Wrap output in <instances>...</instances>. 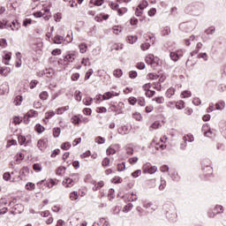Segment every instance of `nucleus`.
I'll return each mask as SVG.
<instances>
[{"label": "nucleus", "instance_id": "obj_56", "mask_svg": "<svg viewBox=\"0 0 226 226\" xmlns=\"http://www.w3.org/2000/svg\"><path fill=\"white\" fill-rule=\"evenodd\" d=\"M41 100H47L49 98V93L47 91L41 92L40 94Z\"/></svg>", "mask_w": 226, "mask_h": 226}, {"label": "nucleus", "instance_id": "obj_32", "mask_svg": "<svg viewBox=\"0 0 226 226\" xmlns=\"http://www.w3.org/2000/svg\"><path fill=\"white\" fill-rule=\"evenodd\" d=\"M79 199V192L77 191L72 192L70 193V200H77Z\"/></svg>", "mask_w": 226, "mask_h": 226}, {"label": "nucleus", "instance_id": "obj_50", "mask_svg": "<svg viewBox=\"0 0 226 226\" xmlns=\"http://www.w3.org/2000/svg\"><path fill=\"white\" fill-rule=\"evenodd\" d=\"M149 47H151V44L149 42H145L140 45L141 50H148Z\"/></svg>", "mask_w": 226, "mask_h": 226}, {"label": "nucleus", "instance_id": "obj_30", "mask_svg": "<svg viewBox=\"0 0 226 226\" xmlns=\"http://www.w3.org/2000/svg\"><path fill=\"white\" fill-rule=\"evenodd\" d=\"M79 52L80 54H86L87 52V45L86 43H81L79 45Z\"/></svg>", "mask_w": 226, "mask_h": 226}, {"label": "nucleus", "instance_id": "obj_27", "mask_svg": "<svg viewBox=\"0 0 226 226\" xmlns=\"http://www.w3.org/2000/svg\"><path fill=\"white\" fill-rule=\"evenodd\" d=\"M216 110H223L225 109V102L221 101L215 104Z\"/></svg>", "mask_w": 226, "mask_h": 226}, {"label": "nucleus", "instance_id": "obj_63", "mask_svg": "<svg viewBox=\"0 0 226 226\" xmlns=\"http://www.w3.org/2000/svg\"><path fill=\"white\" fill-rule=\"evenodd\" d=\"M26 190H29L31 192V191L34 190L35 185L33 183H27L26 185Z\"/></svg>", "mask_w": 226, "mask_h": 226}, {"label": "nucleus", "instance_id": "obj_58", "mask_svg": "<svg viewBox=\"0 0 226 226\" xmlns=\"http://www.w3.org/2000/svg\"><path fill=\"white\" fill-rule=\"evenodd\" d=\"M106 154H108V156H110V154H116V149L112 148V147H109L106 150Z\"/></svg>", "mask_w": 226, "mask_h": 226}, {"label": "nucleus", "instance_id": "obj_49", "mask_svg": "<svg viewBox=\"0 0 226 226\" xmlns=\"http://www.w3.org/2000/svg\"><path fill=\"white\" fill-rule=\"evenodd\" d=\"M132 117L136 121H142V115L140 113H139V112H136L134 114H132Z\"/></svg>", "mask_w": 226, "mask_h": 226}, {"label": "nucleus", "instance_id": "obj_13", "mask_svg": "<svg viewBox=\"0 0 226 226\" xmlns=\"http://www.w3.org/2000/svg\"><path fill=\"white\" fill-rule=\"evenodd\" d=\"M202 132H203L205 137H210L209 133H211V127H209L208 124H205L202 126Z\"/></svg>", "mask_w": 226, "mask_h": 226}, {"label": "nucleus", "instance_id": "obj_31", "mask_svg": "<svg viewBox=\"0 0 226 226\" xmlns=\"http://www.w3.org/2000/svg\"><path fill=\"white\" fill-rule=\"evenodd\" d=\"M132 209H133V204L132 203H128L127 205H125L123 208V212L124 213H128L129 211H132Z\"/></svg>", "mask_w": 226, "mask_h": 226}, {"label": "nucleus", "instance_id": "obj_15", "mask_svg": "<svg viewBox=\"0 0 226 226\" xmlns=\"http://www.w3.org/2000/svg\"><path fill=\"white\" fill-rule=\"evenodd\" d=\"M64 38L61 35H56L53 38V43H56V45H61L63 43Z\"/></svg>", "mask_w": 226, "mask_h": 226}, {"label": "nucleus", "instance_id": "obj_51", "mask_svg": "<svg viewBox=\"0 0 226 226\" xmlns=\"http://www.w3.org/2000/svg\"><path fill=\"white\" fill-rule=\"evenodd\" d=\"M112 98V94L110 92H106L104 94H102V99L103 101L105 100H110Z\"/></svg>", "mask_w": 226, "mask_h": 226}, {"label": "nucleus", "instance_id": "obj_52", "mask_svg": "<svg viewBox=\"0 0 226 226\" xmlns=\"http://www.w3.org/2000/svg\"><path fill=\"white\" fill-rule=\"evenodd\" d=\"M185 107V102L183 101H178L176 103V108L178 109V110H182V109Z\"/></svg>", "mask_w": 226, "mask_h": 226}, {"label": "nucleus", "instance_id": "obj_17", "mask_svg": "<svg viewBox=\"0 0 226 226\" xmlns=\"http://www.w3.org/2000/svg\"><path fill=\"white\" fill-rule=\"evenodd\" d=\"M162 127V124H160V122L158 121H155L154 122L150 127H149V131L150 132H153V130H158V128H161Z\"/></svg>", "mask_w": 226, "mask_h": 226}, {"label": "nucleus", "instance_id": "obj_12", "mask_svg": "<svg viewBox=\"0 0 226 226\" xmlns=\"http://www.w3.org/2000/svg\"><path fill=\"white\" fill-rule=\"evenodd\" d=\"M43 75H45V77H47L48 79H50V77H52V75H54V70L46 69L45 71H43V72H41L39 75V77H43Z\"/></svg>", "mask_w": 226, "mask_h": 226}, {"label": "nucleus", "instance_id": "obj_23", "mask_svg": "<svg viewBox=\"0 0 226 226\" xmlns=\"http://www.w3.org/2000/svg\"><path fill=\"white\" fill-rule=\"evenodd\" d=\"M104 185L105 184L103 183V181H100V182L96 183L93 187V191L98 192V190H100V188H103Z\"/></svg>", "mask_w": 226, "mask_h": 226}, {"label": "nucleus", "instance_id": "obj_25", "mask_svg": "<svg viewBox=\"0 0 226 226\" xmlns=\"http://www.w3.org/2000/svg\"><path fill=\"white\" fill-rule=\"evenodd\" d=\"M154 60V55H153V54L147 55L146 59H145L147 64H152Z\"/></svg>", "mask_w": 226, "mask_h": 226}, {"label": "nucleus", "instance_id": "obj_6", "mask_svg": "<svg viewBox=\"0 0 226 226\" xmlns=\"http://www.w3.org/2000/svg\"><path fill=\"white\" fill-rule=\"evenodd\" d=\"M124 200L125 202H136V200H139V196L137 192H128L124 195Z\"/></svg>", "mask_w": 226, "mask_h": 226}, {"label": "nucleus", "instance_id": "obj_5", "mask_svg": "<svg viewBox=\"0 0 226 226\" xmlns=\"http://www.w3.org/2000/svg\"><path fill=\"white\" fill-rule=\"evenodd\" d=\"M34 15L37 19L40 17H44V20H49L50 17H52L49 9H42L41 11H37Z\"/></svg>", "mask_w": 226, "mask_h": 226}, {"label": "nucleus", "instance_id": "obj_28", "mask_svg": "<svg viewBox=\"0 0 226 226\" xmlns=\"http://www.w3.org/2000/svg\"><path fill=\"white\" fill-rule=\"evenodd\" d=\"M26 117H38V111L34 110V109H30L26 113Z\"/></svg>", "mask_w": 226, "mask_h": 226}, {"label": "nucleus", "instance_id": "obj_55", "mask_svg": "<svg viewBox=\"0 0 226 226\" xmlns=\"http://www.w3.org/2000/svg\"><path fill=\"white\" fill-rule=\"evenodd\" d=\"M95 142L97 144H105V138L98 136L97 138H95Z\"/></svg>", "mask_w": 226, "mask_h": 226}, {"label": "nucleus", "instance_id": "obj_8", "mask_svg": "<svg viewBox=\"0 0 226 226\" xmlns=\"http://www.w3.org/2000/svg\"><path fill=\"white\" fill-rule=\"evenodd\" d=\"M9 93H10V85L8 84V82L5 81L0 86V94L4 95V94H8Z\"/></svg>", "mask_w": 226, "mask_h": 226}, {"label": "nucleus", "instance_id": "obj_36", "mask_svg": "<svg viewBox=\"0 0 226 226\" xmlns=\"http://www.w3.org/2000/svg\"><path fill=\"white\" fill-rule=\"evenodd\" d=\"M71 147L72 144L70 142H64L61 146V149H63L64 151H68V149H70Z\"/></svg>", "mask_w": 226, "mask_h": 226}, {"label": "nucleus", "instance_id": "obj_42", "mask_svg": "<svg viewBox=\"0 0 226 226\" xmlns=\"http://www.w3.org/2000/svg\"><path fill=\"white\" fill-rule=\"evenodd\" d=\"M53 135L56 139H57V137H59V135H61V128H59V127L54 128Z\"/></svg>", "mask_w": 226, "mask_h": 226}, {"label": "nucleus", "instance_id": "obj_53", "mask_svg": "<svg viewBox=\"0 0 226 226\" xmlns=\"http://www.w3.org/2000/svg\"><path fill=\"white\" fill-rule=\"evenodd\" d=\"M22 160H24V154H18L15 156V161L17 162V163H20V162H22Z\"/></svg>", "mask_w": 226, "mask_h": 226}, {"label": "nucleus", "instance_id": "obj_26", "mask_svg": "<svg viewBox=\"0 0 226 226\" xmlns=\"http://www.w3.org/2000/svg\"><path fill=\"white\" fill-rule=\"evenodd\" d=\"M14 211L18 214L22 213V211H24V206H22V204L14 205Z\"/></svg>", "mask_w": 226, "mask_h": 226}, {"label": "nucleus", "instance_id": "obj_20", "mask_svg": "<svg viewBox=\"0 0 226 226\" xmlns=\"http://www.w3.org/2000/svg\"><path fill=\"white\" fill-rule=\"evenodd\" d=\"M24 100V98L22 97V95H17L14 99V105H16V107H19V105H22V101Z\"/></svg>", "mask_w": 226, "mask_h": 226}, {"label": "nucleus", "instance_id": "obj_47", "mask_svg": "<svg viewBox=\"0 0 226 226\" xmlns=\"http://www.w3.org/2000/svg\"><path fill=\"white\" fill-rule=\"evenodd\" d=\"M138 38L137 36L130 35L128 36V43H131V45H133L137 41Z\"/></svg>", "mask_w": 226, "mask_h": 226}, {"label": "nucleus", "instance_id": "obj_46", "mask_svg": "<svg viewBox=\"0 0 226 226\" xmlns=\"http://www.w3.org/2000/svg\"><path fill=\"white\" fill-rule=\"evenodd\" d=\"M192 96V92L185 90L181 93V97L182 98H190Z\"/></svg>", "mask_w": 226, "mask_h": 226}, {"label": "nucleus", "instance_id": "obj_61", "mask_svg": "<svg viewBox=\"0 0 226 226\" xmlns=\"http://www.w3.org/2000/svg\"><path fill=\"white\" fill-rule=\"evenodd\" d=\"M153 101L156 102V103H163L165 102V99L162 96H160L154 98Z\"/></svg>", "mask_w": 226, "mask_h": 226}, {"label": "nucleus", "instance_id": "obj_29", "mask_svg": "<svg viewBox=\"0 0 226 226\" xmlns=\"http://www.w3.org/2000/svg\"><path fill=\"white\" fill-rule=\"evenodd\" d=\"M194 138L193 135L192 134H187L186 136L183 137V141L184 142H193Z\"/></svg>", "mask_w": 226, "mask_h": 226}, {"label": "nucleus", "instance_id": "obj_60", "mask_svg": "<svg viewBox=\"0 0 226 226\" xmlns=\"http://www.w3.org/2000/svg\"><path fill=\"white\" fill-rule=\"evenodd\" d=\"M91 75H93V69H89L86 75H85V80H89L91 79Z\"/></svg>", "mask_w": 226, "mask_h": 226}, {"label": "nucleus", "instance_id": "obj_1", "mask_svg": "<svg viewBox=\"0 0 226 226\" xmlns=\"http://www.w3.org/2000/svg\"><path fill=\"white\" fill-rule=\"evenodd\" d=\"M163 209L166 210V216L171 222H174L176 218H177V214L176 213V206L174 204L170 203L163 206Z\"/></svg>", "mask_w": 226, "mask_h": 226}, {"label": "nucleus", "instance_id": "obj_54", "mask_svg": "<svg viewBox=\"0 0 226 226\" xmlns=\"http://www.w3.org/2000/svg\"><path fill=\"white\" fill-rule=\"evenodd\" d=\"M66 170V168L64 167H59L57 170H56V176H61L62 174H64Z\"/></svg>", "mask_w": 226, "mask_h": 226}, {"label": "nucleus", "instance_id": "obj_43", "mask_svg": "<svg viewBox=\"0 0 226 226\" xmlns=\"http://www.w3.org/2000/svg\"><path fill=\"white\" fill-rule=\"evenodd\" d=\"M83 103H84V105H87V107H89V105H91V103H93V98L87 97V98L83 99Z\"/></svg>", "mask_w": 226, "mask_h": 226}, {"label": "nucleus", "instance_id": "obj_62", "mask_svg": "<svg viewBox=\"0 0 226 226\" xmlns=\"http://www.w3.org/2000/svg\"><path fill=\"white\" fill-rule=\"evenodd\" d=\"M18 142L20 146H23V144L26 143V137L24 136H19L18 137Z\"/></svg>", "mask_w": 226, "mask_h": 226}, {"label": "nucleus", "instance_id": "obj_41", "mask_svg": "<svg viewBox=\"0 0 226 226\" xmlns=\"http://www.w3.org/2000/svg\"><path fill=\"white\" fill-rule=\"evenodd\" d=\"M123 32V27L119 26H113V33L115 34H119L120 33Z\"/></svg>", "mask_w": 226, "mask_h": 226}, {"label": "nucleus", "instance_id": "obj_10", "mask_svg": "<svg viewBox=\"0 0 226 226\" xmlns=\"http://www.w3.org/2000/svg\"><path fill=\"white\" fill-rule=\"evenodd\" d=\"M63 186L65 188H72L75 185L73 178L67 177L62 182Z\"/></svg>", "mask_w": 226, "mask_h": 226}, {"label": "nucleus", "instance_id": "obj_24", "mask_svg": "<svg viewBox=\"0 0 226 226\" xmlns=\"http://www.w3.org/2000/svg\"><path fill=\"white\" fill-rule=\"evenodd\" d=\"M214 212L215 213V215H220V213H223V206L216 205L214 207Z\"/></svg>", "mask_w": 226, "mask_h": 226}, {"label": "nucleus", "instance_id": "obj_37", "mask_svg": "<svg viewBox=\"0 0 226 226\" xmlns=\"http://www.w3.org/2000/svg\"><path fill=\"white\" fill-rule=\"evenodd\" d=\"M35 131L38 132V133H43V132H45V127H43L41 124H37L35 125Z\"/></svg>", "mask_w": 226, "mask_h": 226}, {"label": "nucleus", "instance_id": "obj_44", "mask_svg": "<svg viewBox=\"0 0 226 226\" xmlns=\"http://www.w3.org/2000/svg\"><path fill=\"white\" fill-rule=\"evenodd\" d=\"M102 167H109L110 165V159L109 157H105L102 160Z\"/></svg>", "mask_w": 226, "mask_h": 226}, {"label": "nucleus", "instance_id": "obj_22", "mask_svg": "<svg viewBox=\"0 0 226 226\" xmlns=\"http://www.w3.org/2000/svg\"><path fill=\"white\" fill-rule=\"evenodd\" d=\"M82 119H80V117L75 115L71 118V122L72 124H79L81 123Z\"/></svg>", "mask_w": 226, "mask_h": 226}, {"label": "nucleus", "instance_id": "obj_11", "mask_svg": "<svg viewBox=\"0 0 226 226\" xmlns=\"http://www.w3.org/2000/svg\"><path fill=\"white\" fill-rule=\"evenodd\" d=\"M118 133L120 135H128V133H130V126H128V125H122L118 129Z\"/></svg>", "mask_w": 226, "mask_h": 226}, {"label": "nucleus", "instance_id": "obj_34", "mask_svg": "<svg viewBox=\"0 0 226 226\" xmlns=\"http://www.w3.org/2000/svg\"><path fill=\"white\" fill-rule=\"evenodd\" d=\"M170 60L174 61L175 63H177V61H179V56H177L176 52H170Z\"/></svg>", "mask_w": 226, "mask_h": 226}, {"label": "nucleus", "instance_id": "obj_21", "mask_svg": "<svg viewBox=\"0 0 226 226\" xmlns=\"http://www.w3.org/2000/svg\"><path fill=\"white\" fill-rule=\"evenodd\" d=\"M200 49H202V42H198L196 45V50H193L192 52H191L192 57H193V56H197Z\"/></svg>", "mask_w": 226, "mask_h": 226}, {"label": "nucleus", "instance_id": "obj_33", "mask_svg": "<svg viewBox=\"0 0 226 226\" xmlns=\"http://www.w3.org/2000/svg\"><path fill=\"white\" fill-rule=\"evenodd\" d=\"M113 75L117 79H120V77H123V71L120 70V69H117V70L114 71Z\"/></svg>", "mask_w": 226, "mask_h": 226}, {"label": "nucleus", "instance_id": "obj_38", "mask_svg": "<svg viewBox=\"0 0 226 226\" xmlns=\"http://www.w3.org/2000/svg\"><path fill=\"white\" fill-rule=\"evenodd\" d=\"M216 31V28L215 26H210L207 30H205L206 34H215V32Z\"/></svg>", "mask_w": 226, "mask_h": 226}, {"label": "nucleus", "instance_id": "obj_40", "mask_svg": "<svg viewBox=\"0 0 226 226\" xmlns=\"http://www.w3.org/2000/svg\"><path fill=\"white\" fill-rule=\"evenodd\" d=\"M196 56H198L199 59H203L204 61H207V59H209V56H207V53H200V54H197Z\"/></svg>", "mask_w": 226, "mask_h": 226}, {"label": "nucleus", "instance_id": "obj_18", "mask_svg": "<svg viewBox=\"0 0 226 226\" xmlns=\"http://www.w3.org/2000/svg\"><path fill=\"white\" fill-rule=\"evenodd\" d=\"M66 110H70V106H65V107H61L56 109V114L58 116H61L63 114H64V112H66Z\"/></svg>", "mask_w": 226, "mask_h": 226}, {"label": "nucleus", "instance_id": "obj_16", "mask_svg": "<svg viewBox=\"0 0 226 226\" xmlns=\"http://www.w3.org/2000/svg\"><path fill=\"white\" fill-rule=\"evenodd\" d=\"M167 98H172V96H174V94H176V88L174 87H170L166 93H165Z\"/></svg>", "mask_w": 226, "mask_h": 226}, {"label": "nucleus", "instance_id": "obj_14", "mask_svg": "<svg viewBox=\"0 0 226 226\" xmlns=\"http://www.w3.org/2000/svg\"><path fill=\"white\" fill-rule=\"evenodd\" d=\"M11 72V69L10 67H2L0 69V75H4V77H8Z\"/></svg>", "mask_w": 226, "mask_h": 226}, {"label": "nucleus", "instance_id": "obj_9", "mask_svg": "<svg viewBox=\"0 0 226 226\" xmlns=\"http://www.w3.org/2000/svg\"><path fill=\"white\" fill-rule=\"evenodd\" d=\"M8 27H11V31H19L20 29V23L17 19H14L11 23H6Z\"/></svg>", "mask_w": 226, "mask_h": 226}, {"label": "nucleus", "instance_id": "obj_57", "mask_svg": "<svg viewBox=\"0 0 226 226\" xmlns=\"http://www.w3.org/2000/svg\"><path fill=\"white\" fill-rule=\"evenodd\" d=\"M158 61H159L158 57L154 56V60L152 61V63L149 64L150 66H152V68H156V66H158Z\"/></svg>", "mask_w": 226, "mask_h": 226}, {"label": "nucleus", "instance_id": "obj_7", "mask_svg": "<svg viewBox=\"0 0 226 226\" xmlns=\"http://www.w3.org/2000/svg\"><path fill=\"white\" fill-rule=\"evenodd\" d=\"M48 146H49V139H47V138H42L39 139L37 142V147H39L41 151H43V149H47Z\"/></svg>", "mask_w": 226, "mask_h": 226}, {"label": "nucleus", "instance_id": "obj_64", "mask_svg": "<svg viewBox=\"0 0 226 226\" xmlns=\"http://www.w3.org/2000/svg\"><path fill=\"white\" fill-rule=\"evenodd\" d=\"M142 174V170H135L134 172L132 173V176L133 177H139V176H140Z\"/></svg>", "mask_w": 226, "mask_h": 226}, {"label": "nucleus", "instance_id": "obj_45", "mask_svg": "<svg viewBox=\"0 0 226 226\" xmlns=\"http://www.w3.org/2000/svg\"><path fill=\"white\" fill-rule=\"evenodd\" d=\"M126 169V162H122L117 164V170L123 172Z\"/></svg>", "mask_w": 226, "mask_h": 226}, {"label": "nucleus", "instance_id": "obj_19", "mask_svg": "<svg viewBox=\"0 0 226 226\" xmlns=\"http://www.w3.org/2000/svg\"><path fill=\"white\" fill-rule=\"evenodd\" d=\"M11 59V52H9L4 56L3 63H4V64H10Z\"/></svg>", "mask_w": 226, "mask_h": 226}, {"label": "nucleus", "instance_id": "obj_39", "mask_svg": "<svg viewBox=\"0 0 226 226\" xmlns=\"http://www.w3.org/2000/svg\"><path fill=\"white\" fill-rule=\"evenodd\" d=\"M56 116V112L50 110L46 112L45 114V119H52V117H54Z\"/></svg>", "mask_w": 226, "mask_h": 226}, {"label": "nucleus", "instance_id": "obj_2", "mask_svg": "<svg viewBox=\"0 0 226 226\" xmlns=\"http://www.w3.org/2000/svg\"><path fill=\"white\" fill-rule=\"evenodd\" d=\"M77 57V54L75 52L68 53L64 58H60L58 60V64H62L63 66H66L69 63H73L75 58Z\"/></svg>", "mask_w": 226, "mask_h": 226}, {"label": "nucleus", "instance_id": "obj_59", "mask_svg": "<svg viewBox=\"0 0 226 226\" xmlns=\"http://www.w3.org/2000/svg\"><path fill=\"white\" fill-rule=\"evenodd\" d=\"M128 162L131 165H135L139 162V157H131Z\"/></svg>", "mask_w": 226, "mask_h": 226}, {"label": "nucleus", "instance_id": "obj_35", "mask_svg": "<svg viewBox=\"0 0 226 226\" xmlns=\"http://www.w3.org/2000/svg\"><path fill=\"white\" fill-rule=\"evenodd\" d=\"M148 3H147V1H146V0H143L139 4V10H146V8H147V6H148Z\"/></svg>", "mask_w": 226, "mask_h": 226}, {"label": "nucleus", "instance_id": "obj_4", "mask_svg": "<svg viewBox=\"0 0 226 226\" xmlns=\"http://www.w3.org/2000/svg\"><path fill=\"white\" fill-rule=\"evenodd\" d=\"M43 185H47V188H53L56 185V181L54 179L50 178L48 180H41L37 183V186L41 188V190H45V187H43Z\"/></svg>", "mask_w": 226, "mask_h": 226}, {"label": "nucleus", "instance_id": "obj_3", "mask_svg": "<svg viewBox=\"0 0 226 226\" xmlns=\"http://www.w3.org/2000/svg\"><path fill=\"white\" fill-rule=\"evenodd\" d=\"M143 174H154L158 170V167L153 166L151 162H146L142 167Z\"/></svg>", "mask_w": 226, "mask_h": 226}, {"label": "nucleus", "instance_id": "obj_48", "mask_svg": "<svg viewBox=\"0 0 226 226\" xmlns=\"http://www.w3.org/2000/svg\"><path fill=\"white\" fill-rule=\"evenodd\" d=\"M165 186H167V182L164 179L161 178V184L159 185V190L161 192L165 190Z\"/></svg>", "mask_w": 226, "mask_h": 226}]
</instances>
